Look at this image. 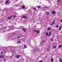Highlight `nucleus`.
Wrapping results in <instances>:
<instances>
[{"instance_id":"obj_1","label":"nucleus","mask_w":62,"mask_h":62,"mask_svg":"<svg viewBox=\"0 0 62 62\" xmlns=\"http://www.w3.org/2000/svg\"><path fill=\"white\" fill-rule=\"evenodd\" d=\"M33 31L36 32L38 34L39 33V31L38 30H33Z\"/></svg>"},{"instance_id":"obj_2","label":"nucleus","mask_w":62,"mask_h":62,"mask_svg":"<svg viewBox=\"0 0 62 62\" xmlns=\"http://www.w3.org/2000/svg\"><path fill=\"white\" fill-rule=\"evenodd\" d=\"M9 0H7V1H6V2L5 3V4L6 5H7V4H8L9 3Z\"/></svg>"},{"instance_id":"obj_3","label":"nucleus","mask_w":62,"mask_h":62,"mask_svg":"<svg viewBox=\"0 0 62 62\" xmlns=\"http://www.w3.org/2000/svg\"><path fill=\"white\" fill-rule=\"evenodd\" d=\"M20 56L19 55H17L15 56L16 58H18L20 57Z\"/></svg>"},{"instance_id":"obj_4","label":"nucleus","mask_w":62,"mask_h":62,"mask_svg":"<svg viewBox=\"0 0 62 62\" xmlns=\"http://www.w3.org/2000/svg\"><path fill=\"white\" fill-rule=\"evenodd\" d=\"M51 32L49 31V34H48V36H49L50 37L51 36Z\"/></svg>"},{"instance_id":"obj_5","label":"nucleus","mask_w":62,"mask_h":62,"mask_svg":"<svg viewBox=\"0 0 62 62\" xmlns=\"http://www.w3.org/2000/svg\"><path fill=\"white\" fill-rule=\"evenodd\" d=\"M22 30L23 31H24L25 32H26V30H25V29L24 28H23L22 29Z\"/></svg>"},{"instance_id":"obj_6","label":"nucleus","mask_w":62,"mask_h":62,"mask_svg":"<svg viewBox=\"0 0 62 62\" xmlns=\"http://www.w3.org/2000/svg\"><path fill=\"white\" fill-rule=\"evenodd\" d=\"M23 18L26 19L27 18V17L26 16H23Z\"/></svg>"},{"instance_id":"obj_7","label":"nucleus","mask_w":62,"mask_h":62,"mask_svg":"<svg viewBox=\"0 0 62 62\" xmlns=\"http://www.w3.org/2000/svg\"><path fill=\"white\" fill-rule=\"evenodd\" d=\"M54 24V21L52 22V23H51L50 24V25H52Z\"/></svg>"},{"instance_id":"obj_8","label":"nucleus","mask_w":62,"mask_h":62,"mask_svg":"<svg viewBox=\"0 0 62 62\" xmlns=\"http://www.w3.org/2000/svg\"><path fill=\"white\" fill-rule=\"evenodd\" d=\"M55 11H53L52 12V14L53 15H54V14H55Z\"/></svg>"},{"instance_id":"obj_9","label":"nucleus","mask_w":62,"mask_h":62,"mask_svg":"<svg viewBox=\"0 0 62 62\" xmlns=\"http://www.w3.org/2000/svg\"><path fill=\"white\" fill-rule=\"evenodd\" d=\"M51 30V29L50 27L48 28V29H47V30L48 31H50Z\"/></svg>"},{"instance_id":"obj_10","label":"nucleus","mask_w":62,"mask_h":62,"mask_svg":"<svg viewBox=\"0 0 62 62\" xmlns=\"http://www.w3.org/2000/svg\"><path fill=\"white\" fill-rule=\"evenodd\" d=\"M53 59L52 58H51V62H53Z\"/></svg>"},{"instance_id":"obj_11","label":"nucleus","mask_w":62,"mask_h":62,"mask_svg":"<svg viewBox=\"0 0 62 62\" xmlns=\"http://www.w3.org/2000/svg\"><path fill=\"white\" fill-rule=\"evenodd\" d=\"M24 49H25L26 48H27V46H26L25 45H24Z\"/></svg>"},{"instance_id":"obj_12","label":"nucleus","mask_w":62,"mask_h":62,"mask_svg":"<svg viewBox=\"0 0 62 62\" xmlns=\"http://www.w3.org/2000/svg\"><path fill=\"white\" fill-rule=\"evenodd\" d=\"M21 42V41H19L17 42V44H18L20 43Z\"/></svg>"},{"instance_id":"obj_13","label":"nucleus","mask_w":62,"mask_h":62,"mask_svg":"<svg viewBox=\"0 0 62 62\" xmlns=\"http://www.w3.org/2000/svg\"><path fill=\"white\" fill-rule=\"evenodd\" d=\"M60 62H62V60L61 59H59Z\"/></svg>"},{"instance_id":"obj_14","label":"nucleus","mask_w":62,"mask_h":62,"mask_svg":"<svg viewBox=\"0 0 62 62\" xmlns=\"http://www.w3.org/2000/svg\"><path fill=\"white\" fill-rule=\"evenodd\" d=\"M55 27H56V28H58L59 27V25H56V26H55Z\"/></svg>"},{"instance_id":"obj_15","label":"nucleus","mask_w":62,"mask_h":62,"mask_svg":"<svg viewBox=\"0 0 62 62\" xmlns=\"http://www.w3.org/2000/svg\"><path fill=\"white\" fill-rule=\"evenodd\" d=\"M46 35L47 36H48V32L46 33Z\"/></svg>"},{"instance_id":"obj_16","label":"nucleus","mask_w":62,"mask_h":62,"mask_svg":"<svg viewBox=\"0 0 62 62\" xmlns=\"http://www.w3.org/2000/svg\"><path fill=\"white\" fill-rule=\"evenodd\" d=\"M4 56L3 55H0V58H1L2 57H3Z\"/></svg>"},{"instance_id":"obj_17","label":"nucleus","mask_w":62,"mask_h":62,"mask_svg":"<svg viewBox=\"0 0 62 62\" xmlns=\"http://www.w3.org/2000/svg\"><path fill=\"white\" fill-rule=\"evenodd\" d=\"M49 12H47L46 13V15H49Z\"/></svg>"},{"instance_id":"obj_18","label":"nucleus","mask_w":62,"mask_h":62,"mask_svg":"<svg viewBox=\"0 0 62 62\" xmlns=\"http://www.w3.org/2000/svg\"><path fill=\"white\" fill-rule=\"evenodd\" d=\"M11 18L10 17H8V18H7V19L9 20V19H11Z\"/></svg>"},{"instance_id":"obj_19","label":"nucleus","mask_w":62,"mask_h":62,"mask_svg":"<svg viewBox=\"0 0 62 62\" xmlns=\"http://www.w3.org/2000/svg\"><path fill=\"white\" fill-rule=\"evenodd\" d=\"M61 47H62V45H59V48H61Z\"/></svg>"},{"instance_id":"obj_20","label":"nucleus","mask_w":62,"mask_h":62,"mask_svg":"<svg viewBox=\"0 0 62 62\" xmlns=\"http://www.w3.org/2000/svg\"><path fill=\"white\" fill-rule=\"evenodd\" d=\"M59 30H61V27H59Z\"/></svg>"},{"instance_id":"obj_21","label":"nucleus","mask_w":62,"mask_h":62,"mask_svg":"<svg viewBox=\"0 0 62 62\" xmlns=\"http://www.w3.org/2000/svg\"><path fill=\"white\" fill-rule=\"evenodd\" d=\"M25 8L24 7V6H22V8L23 9H24Z\"/></svg>"},{"instance_id":"obj_22","label":"nucleus","mask_w":62,"mask_h":62,"mask_svg":"<svg viewBox=\"0 0 62 62\" xmlns=\"http://www.w3.org/2000/svg\"><path fill=\"white\" fill-rule=\"evenodd\" d=\"M4 29L5 30L6 29H7V28L6 27V28H4Z\"/></svg>"},{"instance_id":"obj_23","label":"nucleus","mask_w":62,"mask_h":62,"mask_svg":"<svg viewBox=\"0 0 62 62\" xmlns=\"http://www.w3.org/2000/svg\"><path fill=\"white\" fill-rule=\"evenodd\" d=\"M38 9H40V7L39 6H38Z\"/></svg>"},{"instance_id":"obj_24","label":"nucleus","mask_w":62,"mask_h":62,"mask_svg":"<svg viewBox=\"0 0 62 62\" xmlns=\"http://www.w3.org/2000/svg\"><path fill=\"white\" fill-rule=\"evenodd\" d=\"M53 48H56V46H53Z\"/></svg>"},{"instance_id":"obj_25","label":"nucleus","mask_w":62,"mask_h":62,"mask_svg":"<svg viewBox=\"0 0 62 62\" xmlns=\"http://www.w3.org/2000/svg\"><path fill=\"white\" fill-rule=\"evenodd\" d=\"M49 50V48H48L47 49V51H48Z\"/></svg>"},{"instance_id":"obj_26","label":"nucleus","mask_w":62,"mask_h":62,"mask_svg":"<svg viewBox=\"0 0 62 62\" xmlns=\"http://www.w3.org/2000/svg\"><path fill=\"white\" fill-rule=\"evenodd\" d=\"M42 61L41 60L40 61H39V62H42Z\"/></svg>"},{"instance_id":"obj_27","label":"nucleus","mask_w":62,"mask_h":62,"mask_svg":"<svg viewBox=\"0 0 62 62\" xmlns=\"http://www.w3.org/2000/svg\"><path fill=\"white\" fill-rule=\"evenodd\" d=\"M33 9H34L35 10H36V8H33Z\"/></svg>"},{"instance_id":"obj_28","label":"nucleus","mask_w":62,"mask_h":62,"mask_svg":"<svg viewBox=\"0 0 62 62\" xmlns=\"http://www.w3.org/2000/svg\"><path fill=\"white\" fill-rule=\"evenodd\" d=\"M17 38H18L19 39L20 38V36L17 37Z\"/></svg>"},{"instance_id":"obj_29","label":"nucleus","mask_w":62,"mask_h":62,"mask_svg":"<svg viewBox=\"0 0 62 62\" xmlns=\"http://www.w3.org/2000/svg\"><path fill=\"white\" fill-rule=\"evenodd\" d=\"M12 17V15H11V16H10V17L11 18Z\"/></svg>"},{"instance_id":"obj_30","label":"nucleus","mask_w":62,"mask_h":62,"mask_svg":"<svg viewBox=\"0 0 62 62\" xmlns=\"http://www.w3.org/2000/svg\"><path fill=\"white\" fill-rule=\"evenodd\" d=\"M42 43H44V41H42Z\"/></svg>"},{"instance_id":"obj_31","label":"nucleus","mask_w":62,"mask_h":62,"mask_svg":"<svg viewBox=\"0 0 62 62\" xmlns=\"http://www.w3.org/2000/svg\"><path fill=\"white\" fill-rule=\"evenodd\" d=\"M61 23H62V19L61 20Z\"/></svg>"},{"instance_id":"obj_32","label":"nucleus","mask_w":62,"mask_h":62,"mask_svg":"<svg viewBox=\"0 0 62 62\" xmlns=\"http://www.w3.org/2000/svg\"><path fill=\"white\" fill-rule=\"evenodd\" d=\"M1 53L2 54L3 53V52L2 51H1Z\"/></svg>"},{"instance_id":"obj_33","label":"nucleus","mask_w":62,"mask_h":62,"mask_svg":"<svg viewBox=\"0 0 62 62\" xmlns=\"http://www.w3.org/2000/svg\"><path fill=\"white\" fill-rule=\"evenodd\" d=\"M60 1V0H58V2Z\"/></svg>"},{"instance_id":"obj_34","label":"nucleus","mask_w":62,"mask_h":62,"mask_svg":"<svg viewBox=\"0 0 62 62\" xmlns=\"http://www.w3.org/2000/svg\"><path fill=\"white\" fill-rule=\"evenodd\" d=\"M45 8H47V7H45Z\"/></svg>"},{"instance_id":"obj_35","label":"nucleus","mask_w":62,"mask_h":62,"mask_svg":"<svg viewBox=\"0 0 62 62\" xmlns=\"http://www.w3.org/2000/svg\"><path fill=\"white\" fill-rule=\"evenodd\" d=\"M14 17H15V16H14Z\"/></svg>"},{"instance_id":"obj_36","label":"nucleus","mask_w":62,"mask_h":62,"mask_svg":"<svg viewBox=\"0 0 62 62\" xmlns=\"http://www.w3.org/2000/svg\"><path fill=\"white\" fill-rule=\"evenodd\" d=\"M14 34V33H13L12 34Z\"/></svg>"},{"instance_id":"obj_37","label":"nucleus","mask_w":62,"mask_h":62,"mask_svg":"<svg viewBox=\"0 0 62 62\" xmlns=\"http://www.w3.org/2000/svg\"><path fill=\"white\" fill-rule=\"evenodd\" d=\"M0 62H1V61H0Z\"/></svg>"}]
</instances>
